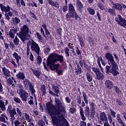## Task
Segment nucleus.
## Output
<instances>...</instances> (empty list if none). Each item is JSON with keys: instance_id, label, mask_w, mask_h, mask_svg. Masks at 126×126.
Here are the masks:
<instances>
[{"instance_id": "f257e3e1", "label": "nucleus", "mask_w": 126, "mask_h": 126, "mask_svg": "<svg viewBox=\"0 0 126 126\" xmlns=\"http://www.w3.org/2000/svg\"><path fill=\"white\" fill-rule=\"evenodd\" d=\"M105 60H107L108 64L106 65L105 68V73L106 74L111 73L113 76H117L120 75L119 72V66L118 64L114 59V56L110 52H106L105 55Z\"/></svg>"}, {"instance_id": "f03ea898", "label": "nucleus", "mask_w": 126, "mask_h": 126, "mask_svg": "<svg viewBox=\"0 0 126 126\" xmlns=\"http://www.w3.org/2000/svg\"><path fill=\"white\" fill-rule=\"evenodd\" d=\"M64 57L63 56L60 55L58 53H51L48 59L47 60V65L49 66L51 70H57L59 67L61 66V64L59 63L55 64L58 62H60V63H63Z\"/></svg>"}, {"instance_id": "7ed1b4c3", "label": "nucleus", "mask_w": 126, "mask_h": 126, "mask_svg": "<svg viewBox=\"0 0 126 126\" xmlns=\"http://www.w3.org/2000/svg\"><path fill=\"white\" fill-rule=\"evenodd\" d=\"M54 107H55V109L56 117H57L59 120L58 121L59 126L60 123L65 119L64 116L66 114V111L65 110V107L63 106V102L59 99L55 98Z\"/></svg>"}, {"instance_id": "20e7f679", "label": "nucleus", "mask_w": 126, "mask_h": 126, "mask_svg": "<svg viewBox=\"0 0 126 126\" xmlns=\"http://www.w3.org/2000/svg\"><path fill=\"white\" fill-rule=\"evenodd\" d=\"M46 110L52 119V123L55 126H59V122H58L59 119L55 113L56 107L55 105L51 102H48L46 103Z\"/></svg>"}, {"instance_id": "39448f33", "label": "nucleus", "mask_w": 126, "mask_h": 126, "mask_svg": "<svg viewBox=\"0 0 126 126\" xmlns=\"http://www.w3.org/2000/svg\"><path fill=\"white\" fill-rule=\"evenodd\" d=\"M30 30V29L26 25H24L22 27L20 28L19 36V38L23 44H25V41L27 40V37H28Z\"/></svg>"}, {"instance_id": "423d86ee", "label": "nucleus", "mask_w": 126, "mask_h": 126, "mask_svg": "<svg viewBox=\"0 0 126 126\" xmlns=\"http://www.w3.org/2000/svg\"><path fill=\"white\" fill-rule=\"evenodd\" d=\"M65 18L67 21L70 20L71 18H75V20H79L80 21L81 20V17H79L76 10L68 12L65 15Z\"/></svg>"}, {"instance_id": "0eeeda50", "label": "nucleus", "mask_w": 126, "mask_h": 126, "mask_svg": "<svg viewBox=\"0 0 126 126\" xmlns=\"http://www.w3.org/2000/svg\"><path fill=\"white\" fill-rule=\"evenodd\" d=\"M115 21L118 23V25H120L121 27L126 28V20L123 18L120 14H118L117 17H115Z\"/></svg>"}, {"instance_id": "6e6552de", "label": "nucleus", "mask_w": 126, "mask_h": 126, "mask_svg": "<svg viewBox=\"0 0 126 126\" xmlns=\"http://www.w3.org/2000/svg\"><path fill=\"white\" fill-rule=\"evenodd\" d=\"M115 21L118 23V25H120L121 27L126 28V20L123 18L120 14H118L117 17H115Z\"/></svg>"}, {"instance_id": "1a4fd4ad", "label": "nucleus", "mask_w": 126, "mask_h": 126, "mask_svg": "<svg viewBox=\"0 0 126 126\" xmlns=\"http://www.w3.org/2000/svg\"><path fill=\"white\" fill-rule=\"evenodd\" d=\"M7 112L9 115L11 120H15V115H17L16 112V108L15 107L12 108V105L11 104L8 106L7 109Z\"/></svg>"}, {"instance_id": "9d476101", "label": "nucleus", "mask_w": 126, "mask_h": 126, "mask_svg": "<svg viewBox=\"0 0 126 126\" xmlns=\"http://www.w3.org/2000/svg\"><path fill=\"white\" fill-rule=\"evenodd\" d=\"M31 49L34 53H36V55H40V46L39 44L36 43L34 40H32Z\"/></svg>"}, {"instance_id": "9b49d317", "label": "nucleus", "mask_w": 126, "mask_h": 126, "mask_svg": "<svg viewBox=\"0 0 126 126\" xmlns=\"http://www.w3.org/2000/svg\"><path fill=\"white\" fill-rule=\"evenodd\" d=\"M79 112L80 115L81 117V119L82 121H80V126H87V124H86V117H85V115H84V111L83 110V108L81 106L80 107Z\"/></svg>"}, {"instance_id": "f8f14e48", "label": "nucleus", "mask_w": 126, "mask_h": 126, "mask_svg": "<svg viewBox=\"0 0 126 126\" xmlns=\"http://www.w3.org/2000/svg\"><path fill=\"white\" fill-rule=\"evenodd\" d=\"M19 92V93L18 94L20 95L22 100L23 101H25V102H26V101H27V98L29 97L28 93L23 89H20Z\"/></svg>"}, {"instance_id": "ddd939ff", "label": "nucleus", "mask_w": 126, "mask_h": 126, "mask_svg": "<svg viewBox=\"0 0 126 126\" xmlns=\"http://www.w3.org/2000/svg\"><path fill=\"white\" fill-rule=\"evenodd\" d=\"M89 104H90V110L91 111L90 117L93 119L95 116V114H96V111H95V106L96 105H95V103L91 101L89 102Z\"/></svg>"}, {"instance_id": "4468645a", "label": "nucleus", "mask_w": 126, "mask_h": 126, "mask_svg": "<svg viewBox=\"0 0 126 126\" xmlns=\"http://www.w3.org/2000/svg\"><path fill=\"white\" fill-rule=\"evenodd\" d=\"M83 6V3L81 2L80 0H76V9L77 11L80 12V13H82L84 9Z\"/></svg>"}, {"instance_id": "2eb2a0df", "label": "nucleus", "mask_w": 126, "mask_h": 126, "mask_svg": "<svg viewBox=\"0 0 126 126\" xmlns=\"http://www.w3.org/2000/svg\"><path fill=\"white\" fill-rule=\"evenodd\" d=\"M13 29H10L9 32V33L7 34V35H9V37L11 39H14V37H15V34H16L17 32L19 31V28L18 27H13Z\"/></svg>"}, {"instance_id": "dca6fc26", "label": "nucleus", "mask_w": 126, "mask_h": 126, "mask_svg": "<svg viewBox=\"0 0 126 126\" xmlns=\"http://www.w3.org/2000/svg\"><path fill=\"white\" fill-rule=\"evenodd\" d=\"M99 119V123L101 125H103V124H104V123H108V118H107V115H106V113L104 112L100 113Z\"/></svg>"}, {"instance_id": "f3484780", "label": "nucleus", "mask_w": 126, "mask_h": 126, "mask_svg": "<svg viewBox=\"0 0 126 126\" xmlns=\"http://www.w3.org/2000/svg\"><path fill=\"white\" fill-rule=\"evenodd\" d=\"M104 85L107 89H113L114 87V83L110 80H106L105 81Z\"/></svg>"}, {"instance_id": "a211bd4d", "label": "nucleus", "mask_w": 126, "mask_h": 126, "mask_svg": "<svg viewBox=\"0 0 126 126\" xmlns=\"http://www.w3.org/2000/svg\"><path fill=\"white\" fill-rule=\"evenodd\" d=\"M0 8L2 12H8L9 11H10V6L8 4L5 6L2 3H0Z\"/></svg>"}, {"instance_id": "6ab92c4d", "label": "nucleus", "mask_w": 126, "mask_h": 126, "mask_svg": "<svg viewBox=\"0 0 126 126\" xmlns=\"http://www.w3.org/2000/svg\"><path fill=\"white\" fill-rule=\"evenodd\" d=\"M16 77L18 80H24L26 77L25 74L23 72L19 71L18 74L16 75Z\"/></svg>"}, {"instance_id": "aec40b11", "label": "nucleus", "mask_w": 126, "mask_h": 126, "mask_svg": "<svg viewBox=\"0 0 126 126\" xmlns=\"http://www.w3.org/2000/svg\"><path fill=\"white\" fill-rule=\"evenodd\" d=\"M23 83L25 86V87H27V88L31 87L33 85V83L32 82H30L29 79L28 78H26L25 80H23Z\"/></svg>"}, {"instance_id": "412c9836", "label": "nucleus", "mask_w": 126, "mask_h": 126, "mask_svg": "<svg viewBox=\"0 0 126 126\" xmlns=\"http://www.w3.org/2000/svg\"><path fill=\"white\" fill-rule=\"evenodd\" d=\"M13 58H14L15 60L16 61V63L18 64V67L20 66V64L19 63V60H21V56L18 55V54L16 52H14L12 54Z\"/></svg>"}, {"instance_id": "4be33fe9", "label": "nucleus", "mask_w": 126, "mask_h": 126, "mask_svg": "<svg viewBox=\"0 0 126 126\" xmlns=\"http://www.w3.org/2000/svg\"><path fill=\"white\" fill-rule=\"evenodd\" d=\"M48 2V4H50V5H51V6H54L55 7H57V8H59L60 7V3L59 2H56L53 1V0H46Z\"/></svg>"}, {"instance_id": "5701e85b", "label": "nucleus", "mask_w": 126, "mask_h": 126, "mask_svg": "<svg viewBox=\"0 0 126 126\" xmlns=\"http://www.w3.org/2000/svg\"><path fill=\"white\" fill-rule=\"evenodd\" d=\"M76 64L77 66L75 67L74 69L75 73H77V74H81V73L82 72V69L79 65V63H76Z\"/></svg>"}, {"instance_id": "b1692460", "label": "nucleus", "mask_w": 126, "mask_h": 126, "mask_svg": "<svg viewBox=\"0 0 126 126\" xmlns=\"http://www.w3.org/2000/svg\"><path fill=\"white\" fill-rule=\"evenodd\" d=\"M51 90L52 92H54V93L56 94H59V93H60V88H59V86L55 85L53 84H51Z\"/></svg>"}, {"instance_id": "393cba45", "label": "nucleus", "mask_w": 126, "mask_h": 126, "mask_svg": "<svg viewBox=\"0 0 126 126\" xmlns=\"http://www.w3.org/2000/svg\"><path fill=\"white\" fill-rule=\"evenodd\" d=\"M1 69L3 74H4L5 76L10 77V71H9V70L7 69L5 66L2 67Z\"/></svg>"}, {"instance_id": "a878e982", "label": "nucleus", "mask_w": 126, "mask_h": 126, "mask_svg": "<svg viewBox=\"0 0 126 126\" xmlns=\"http://www.w3.org/2000/svg\"><path fill=\"white\" fill-rule=\"evenodd\" d=\"M24 117H22L21 118L22 120H24L27 121V122H32L33 121V118L32 117H30V116H29V114H28L27 113H24Z\"/></svg>"}, {"instance_id": "bb28decb", "label": "nucleus", "mask_w": 126, "mask_h": 126, "mask_svg": "<svg viewBox=\"0 0 126 126\" xmlns=\"http://www.w3.org/2000/svg\"><path fill=\"white\" fill-rule=\"evenodd\" d=\"M84 114H85V117H87V118H89L90 114H91V112H90V108H89V106H86L84 108Z\"/></svg>"}, {"instance_id": "cd10ccee", "label": "nucleus", "mask_w": 126, "mask_h": 126, "mask_svg": "<svg viewBox=\"0 0 126 126\" xmlns=\"http://www.w3.org/2000/svg\"><path fill=\"white\" fill-rule=\"evenodd\" d=\"M78 40L80 43V46L82 48H83V47L85 46V43L84 42V40L83 39L82 36L78 35Z\"/></svg>"}, {"instance_id": "c85d7f7f", "label": "nucleus", "mask_w": 126, "mask_h": 126, "mask_svg": "<svg viewBox=\"0 0 126 126\" xmlns=\"http://www.w3.org/2000/svg\"><path fill=\"white\" fill-rule=\"evenodd\" d=\"M95 75L97 80H103V79L105 78V76L102 74L101 71H99L97 74H95Z\"/></svg>"}, {"instance_id": "c756f323", "label": "nucleus", "mask_w": 126, "mask_h": 126, "mask_svg": "<svg viewBox=\"0 0 126 126\" xmlns=\"http://www.w3.org/2000/svg\"><path fill=\"white\" fill-rule=\"evenodd\" d=\"M114 9H117V10H123V8H122V3H115L114 6H112V8Z\"/></svg>"}, {"instance_id": "7c9ffc66", "label": "nucleus", "mask_w": 126, "mask_h": 126, "mask_svg": "<svg viewBox=\"0 0 126 126\" xmlns=\"http://www.w3.org/2000/svg\"><path fill=\"white\" fill-rule=\"evenodd\" d=\"M31 70H32V73H33L35 76H36L37 78H39V77H40V75H41V73L40 72V71L35 69H33L32 68H31Z\"/></svg>"}, {"instance_id": "2f4dec72", "label": "nucleus", "mask_w": 126, "mask_h": 126, "mask_svg": "<svg viewBox=\"0 0 126 126\" xmlns=\"http://www.w3.org/2000/svg\"><path fill=\"white\" fill-rule=\"evenodd\" d=\"M20 19L18 18L17 17H15V18H12L11 23L13 24H19L20 23Z\"/></svg>"}, {"instance_id": "473e14b6", "label": "nucleus", "mask_w": 126, "mask_h": 126, "mask_svg": "<svg viewBox=\"0 0 126 126\" xmlns=\"http://www.w3.org/2000/svg\"><path fill=\"white\" fill-rule=\"evenodd\" d=\"M87 80L89 82H91L92 80H93V77H92V75L90 73L89 71H88L86 74Z\"/></svg>"}, {"instance_id": "72a5a7b5", "label": "nucleus", "mask_w": 126, "mask_h": 126, "mask_svg": "<svg viewBox=\"0 0 126 126\" xmlns=\"http://www.w3.org/2000/svg\"><path fill=\"white\" fill-rule=\"evenodd\" d=\"M40 90L42 92V96H45L47 94V90H46V86L45 85L41 86Z\"/></svg>"}, {"instance_id": "f704fd0d", "label": "nucleus", "mask_w": 126, "mask_h": 126, "mask_svg": "<svg viewBox=\"0 0 126 126\" xmlns=\"http://www.w3.org/2000/svg\"><path fill=\"white\" fill-rule=\"evenodd\" d=\"M75 10V8L73 5V4L70 3L68 4V12H70L71 11H74Z\"/></svg>"}, {"instance_id": "c9c22d12", "label": "nucleus", "mask_w": 126, "mask_h": 126, "mask_svg": "<svg viewBox=\"0 0 126 126\" xmlns=\"http://www.w3.org/2000/svg\"><path fill=\"white\" fill-rule=\"evenodd\" d=\"M82 96L83 97L84 102L86 105H88V96H87L86 93L84 92H82Z\"/></svg>"}, {"instance_id": "e433bc0d", "label": "nucleus", "mask_w": 126, "mask_h": 126, "mask_svg": "<svg viewBox=\"0 0 126 126\" xmlns=\"http://www.w3.org/2000/svg\"><path fill=\"white\" fill-rule=\"evenodd\" d=\"M76 54L77 55V56H79L80 58H82V55L81 54H82V50H79V48L78 47H76L75 49Z\"/></svg>"}, {"instance_id": "4c0bfd02", "label": "nucleus", "mask_w": 126, "mask_h": 126, "mask_svg": "<svg viewBox=\"0 0 126 126\" xmlns=\"http://www.w3.org/2000/svg\"><path fill=\"white\" fill-rule=\"evenodd\" d=\"M97 6L98 7H99V9H100V10H105V5H104V3H102V2L101 1H99L97 3Z\"/></svg>"}, {"instance_id": "58836bf2", "label": "nucleus", "mask_w": 126, "mask_h": 126, "mask_svg": "<svg viewBox=\"0 0 126 126\" xmlns=\"http://www.w3.org/2000/svg\"><path fill=\"white\" fill-rule=\"evenodd\" d=\"M87 10L90 15H95V9L94 8H92L91 7H89L87 8Z\"/></svg>"}, {"instance_id": "ea45409f", "label": "nucleus", "mask_w": 126, "mask_h": 126, "mask_svg": "<svg viewBox=\"0 0 126 126\" xmlns=\"http://www.w3.org/2000/svg\"><path fill=\"white\" fill-rule=\"evenodd\" d=\"M108 12L113 16H116V9H115V8L108 9Z\"/></svg>"}, {"instance_id": "a19ab883", "label": "nucleus", "mask_w": 126, "mask_h": 126, "mask_svg": "<svg viewBox=\"0 0 126 126\" xmlns=\"http://www.w3.org/2000/svg\"><path fill=\"white\" fill-rule=\"evenodd\" d=\"M68 10V7L67 6V5H65L64 6H63V8H62V9H60L59 10V12H60L61 13H62V12H66V11H67Z\"/></svg>"}, {"instance_id": "79ce46f5", "label": "nucleus", "mask_w": 126, "mask_h": 126, "mask_svg": "<svg viewBox=\"0 0 126 126\" xmlns=\"http://www.w3.org/2000/svg\"><path fill=\"white\" fill-rule=\"evenodd\" d=\"M117 118H116V120H117V122H118V123L120 124V125H122L123 124H124V121H123V120L122 119V118H121V114H117Z\"/></svg>"}, {"instance_id": "37998d69", "label": "nucleus", "mask_w": 126, "mask_h": 126, "mask_svg": "<svg viewBox=\"0 0 126 126\" xmlns=\"http://www.w3.org/2000/svg\"><path fill=\"white\" fill-rule=\"evenodd\" d=\"M113 91H115V93H116V94H117L118 95H119V94H121V90H120L118 86H113Z\"/></svg>"}, {"instance_id": "c03bdc74", "label": "nucleus", "mask_w": 126, "mask_h": 126, "mask_svg": "<svg viewBox=\"0 0 126 126\" xmlns=\"http://www.w3.org/2000/svg\"><path fill=\"white\" fill-rule=\"evenodd\" d=\"M0 108L1 111H5V105H4V101L2 100H0Z\"/></svg>"}, {"instance_id": "a18cd8bd", "label": "nucleus", "mask_w": 126, "mask_h": 126, "mask_svg": "<svg viewBox=\"0 0 126 126\" xmlns=\"http://www.w3.org/2000/svg\"><path fill=\"white\" fill-rule=\"evenodd\" d=\"M15 126H24V123L19 122L18 120H15L14 121Z\"/></svg>"}, {"instance_id": "49530a36", "label": "nucleus", "mask_w": 126, "mask_h": 126, "mask_svg": "<svg viewBox=\"0 0 126 126\" xmlns=\"http://www.w3.org/2000/svg\"><path fill=\"white\" fill-rule=\"evenodd\" d=\"M64 51L65 54V57L66 58H68L69 57V49L68 48V47H65Z\"/></svg>"}, {"instance_id": "de8ad7c7", "label": "nucleus", "mask_w": 126, "mask_h": 126, "mask_svg": "<svg viewBox=\"0 0 126 126\" xmlns=\"http://www.w3.org/2000/svg\"><path fill=\"white\" fill-rule=\"evenodd\" d=\"M61 68H63V67H60V69H57L56 71V73H57L59 75H63V70Z\"/></svg>"}, {"instance_id": "09e8293b", "label": "nucleus", "mask_w": 126, "mask_h": 126, "mask_svg": "<svg viewBox=\"0 0 126 126\" xmlns=\"http://www.w3.org/2000/svg\"><path fill=\"white\" fill-rule=\"evenodd\" d=\"M0 116H0V122H1L2 123H6L5 118V114H1Z\"/></svg>"}, {"instance_id": "8fccbe9b", "label": "nucleus", "mask_w": 126, "mask_h": 126, "mask_svg": "<svg viewBox=\"0 0 126 126\" xmlns=\"http://www.w3.org/2000/svg\"><path fill=\"white\" fill-rule=\"evenodd\" d=\"M37 57L36 58V61H37V63L38 64L40 65L41 63H42V57L40 56V55H37Z\"/></svg>"}, {"instance_id": "3c124183", "label": "nucleus", "mask_w": 126, "mask_h": 126, "mask_svg": "<svg viewBox=\"0 0 126 126\" xmlns=\"http://www.w3.org/2000/svg\"><path fill=\"white\" fill-rule=\"evenodd\" d=\"M29 88V89L31 91V94H32V95H33V94L36 93V91L35 90V89L34 88V86H33V85L31 86Z\"/></svg>"}, {"instance_id": "603ef678", "label": "nucleus", "mask_w": 126, "mask_h": 126, "mask_svg": "<svg viewBox=\"0 0 126 126\" xmlns=\"http://www.w3.org/2000/svg\"><path fill=\"white\" fill-rule=\"evenodd\" d=\"M16 111L17 112V116H18V117H22V112H21V110H20L19 108H16Z\"/></svg>"}, {"instance_id": "864d4df0", "label": "nucleus", "mask_w": 126, "mask_h": 126, "mask_svg": "<svg viewBox=\"0 0 126 126\" xmlns=\"http://www.w3.org/2000/svg\"><path fill=\"white\" fill-rule=\"evenodd\" d=\"M30 14L31 15V17L33 18V19H34V20H38V19H37V16L35 14V13H33L32 11H30Z\"/></svg>"}, {"instance_id": "5fc2aeb1", "label": "nucleus", "mask_w": 126, "mask_h": 126, "mask_svg": "<svg viewBox=\"0 0 126 126\" xmlns=\"http://www.w3.org/2000/svg\"><path fill=\"white\" fill-rule=\"evenodd\" d=\"M36 35L39 41H42L44 39L42 35H41L38 32H36Z\"/></svg>"}, {"instance_id": "6e6d98bb", "label": "nucleus", "mask_w": 126, "mask_h": 126, "mask_svg": "<svg viewBox=\"0 0 126 126\" xmlns=\"http://www.w3.org/2000/svg\"><path fill=\"white\" fill-rule=\"evenodd\" d=\"M19 41H20L19 39H18V37H17V36H15V38L13 39V42L14 44L16 45V46L19 45Z\"/></svg>"}, {"instance_id": "4d7b16f0", "label": "nucleus", "mask_w": 126, "mask_h": 126, "mask_svg": "<svg viewBox=\"0 0 126 126\" xmlns=\"http://www.w3.org/2000/svg\"><path fill=\"white\" fill-rule=\"evenodd\" d=\"M10 63L13 64L15 68H17V64H16V63H15V59H11Z\"/></svg>"}, {"instance_id": "13d9d810", "label": "nucleus", "mask_w": 126, "mask_h": 126, "mask_svg": "<svg viewBox=\"0 0 126 126\" xmlns=\"http://www.w3.org/2000/svg\"><path fill=\"white\" fill-rule=\"evenodd\" d=\"M92 70L94 71V72L95 73V74H96L98 73V72H100V69L99 68L93 67L92 68Z\"/></svg>"}, {"instance_id": "bf43d9fd", "label": "nucleus", "mask_w": 126, "mask_h": 126, "mask_svg": "<svg viewBox=\"0 0 126 126\" xmlns=\"http://www.w3.org/2000/svg\"><path fill=\"white\" fill-rule=\"evenodd\" d=\"M109 111L110 112V114H111V116L113 117V118H116V114H117V113H116V112H115L112 109H110Z\"/></svg>"}, {"instance_id": "052dcab7", "label": "nucleus", "mask_w": 126, "mask_h": 126, "mask_svg": "<svg viewBox=\"0 0 126 126\" xmlns=\"http://www.w3.org/2000/svg\"><path fill=\"white\" fill-rule=\"evenodd\" d=\"M69 112L70 114H74V113L76 112V108H75V107H71L69 109Z\"/></svg>"}, {"instance_id": "680f3d73", "label": "nucleus", "mask_w": 126, "mask_h": 126, "mask_svg": "<svg viewBox=\"0 0 126 126\" xmlns=\"http://www.w3.org/2000/svg\"><path fill=\"white\" fill-rule=\"evenodd\" d=\"M57 34L59 35V36H62V32H63V30L61 28H57Z\"/></svg>"}, {"instance_id": "e2e57ef3", "label": "nucleus", "mask_w": 126, "mask_h": 126, "mask_svg": "<svg viewBox=\"0 0 126 126\" xmlns=\"http://www.w3.org/2000/svg\"><path fill=\"white\" fill-rule=\"evenodd\" d=\"M49 94H50V95H52V96H54L55 97H56V96L57 97H59V94H56L55 93H54L53 91H52V90H49Z\"/></svg>"}, {"instance_id": "0e129e2a", "label": "nucleus", "mask_w": 126, "mask_h": 126, "mask_svg": "<svg viewBox=\"0 0 126 126\" xmlns=\"http://www.w3.org/2000/svg\"><path fill=\"white\" fill-rule=\"evenodd\" d=\"M76 100L78 106V105H80L81 104V97H80V95H79L77 97Z\"/></svg>"}, {"instance_id": "69168bd1", "label": "nucleus", "mask_w": 126, "mask_h": 126, "mask_svg": "<svg viewBox=\"0 0 126 126\" xmlns=\"http://www.w3.org/2000/svg\"><path fill=\"white\" fill-rule=\"evenodd\" d=\"M14 101L16 102L18 104H20V102H21V100L20 98L18 97H15L13 98Z\"/></svg>"}, {"instance_id": "338daca9", "label": "nucleus", "mask_w": 126, "mask_h": 126, "mask_svg": "<svg viewBox=\"0 0 126 126\" xmlns=\"http://www.w3.org/2000/svg\"><path fill=\"white\" fill-rule=\"evenodd\" d=\"M38 126H45V122H44V121L42 120H39L38 122Z\"/></svg>"}, {"instance_id": "774afa93", "label": "nucleus", "mask_w": 126, "mask_h": 126, "mask_svg": "<svg viewBox=\"0 0 126 126\" xmlns=\"http://www.w3.org/2000/svg\"><path fill=\"white\" fill-rule=\"evenodd\" d=\"M107 119L109 122V124H112L113 123V119H112V117L111 116V115L108 114Z\"/></svg>"}]
</instances>
